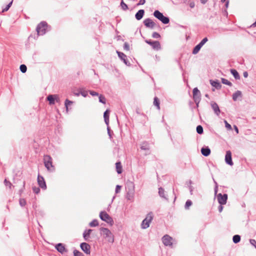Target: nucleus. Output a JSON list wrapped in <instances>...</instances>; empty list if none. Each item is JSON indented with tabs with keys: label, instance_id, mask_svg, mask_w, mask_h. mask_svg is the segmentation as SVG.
Returning a JSON list of instances; mask_svg holds the SVG:
<instances>
[{
	"label": "nucleus",
	"instance_id": "nucleus-60",
	"mask_svg": "<svg viewBox=\"0 0 256 256\" xmlns=\"http://www.w3.org/2000/svg\"><path fill=\"white\" fill-rule=\"evenodd\" d=\"M72 92L76 96H79L80 94V92H74V91H72Z\"/></svg>",
	"mask_w": 256,
	"mask_h": 256
},
{
	"label": "nucleus",
	"instance_id": "nucleus-44",
	"mask_svg": "<svg viewBox=\"0 0 256 256\" xmlns=\"http://www.w3.org/2000/svg\"><path fill=\"white\" fill-rule=\"evenodd\" d=\"M74 256H84V254L76 250H74Z\"/></svg>",
	"mask_w": 256,
	"mask_h": 256
},
{
	"label": "nucleus",
	"instance_id": "nucleus-49",
	"mask_svg": "<svg viewBox=\"0 0 256 256\" xmlns=\"http://www.w3.org/2000/svg\"><path fill=\"white\" fill-rule=\"evenodd\" d=\"M250 242L252 245L254 246L256 248V241L255 240L250 239Z\"/></svg>",
	"mask_w": 256,
	"mask_h": 256
},
{
	"label": "nucleus",
	"instance_id": "nucleus-59",
	"mask_svg": "<svg viewBox=\"0 0 256 256\" xmlns=\"http://www.w3.org/2000/svg\"><path fill=\"white\" fill-rule=\"evenodd\" d=\"M208 0H200V2L203 4H206Z\"/></svg>",
	"mask_w": 256,
	"mask_h": 256
},
{
	"label": "nucleus",
	"instance_id": "nucleus-56",
	"mask_svg": "<svg viewBox=\"0 0 256 256\" xmlns=\"http://www.w3.org/2000/svg\"><path fill=\"white\" fill-rule=\"evenodd\" d=\"M107 130H108V136H109L110 138H112V134H111V132H110V128L108 126Z\"/></svg>",
	"mask_w": 256,
	"mask_h": 256
},
{
	"label": "nucleus",
	"instance_id": "nucleus-13",
	"mask_svg": "<svg viewBox=\"0 0 256 256\" xmlns=\"http://www.w3.org/2000/svg\"><path fill=\"white\" fill-rule=\"evenodd\" d=\"M225 162L226 164L230 166H232L234 164L232 158V152L230 150H227L226 152L225 156Z\"/></svg>",
	"mask_w": 256,
	"mask_h": 256
},
{
	"label": "nucleus",
	"instance_id": "nucleus-16",
	"mask_svg": "<svg viewBox=\"0 0 256 256\" xmlns=\"http://www.w3.org/2000/svg\"><path fill=\"white\" fill-rule=\"evenodd\" d=\"M116 52L120 58L123 61L126 65L130 66V64L128 60H127L126 56L124 54L118 51H116Z\"/></svg>",
	"mask_w": 256,
	"mask_h": 256
},
{
	"label": "nucleus",
	"instance_id": "nucleus-46",
	"mask_svg": "<svg viewBox=\"0 0 256 256\" xmlns=\"http://www.w3.org/2000/svg\"><path fill=\"white\" fill-rule=\"evenodd\" d=\"M152 37L154 38H158L160 37V36L158 32H154L152 34Z\"/></svg>",
	"mask_w": 256,
	"mask_h": 256
},
{
	"label": "nucleus",
	"instance_id": "nucleus-57",
	"mask_svg": "<svg viewBox=\"0 0 256 256\" xmlns=\"http://www.w3.org/2000/svg\"><path fill=\"white\" fill-rule=\"evenodd\" d=\"M223 210V206L220 204V206H218V210L220 212H221Z\"/></svg>",
	"mask_w": 256,
	"mask_h": 256
},
{
	"label": "nucleus",
	"instance_id": "nucleus-9",
	"mask_svg": "<svg viewBox=\"0 0 256 256\" xmlns=\"http://www.w3.org/2000/svg\"><path fill=\"white\" fill-rule=\"evenodd\" d=\"M145 42L150 44L155 50H158L161 48L160 44L158 41H152L150 40H145Z\"/></svg>",
	"mask_w": 256,
	"mask_h": 256
},
{
	"label": "nucleus",
	"instance_id": "nucleus-1",
	"mask_svg": "<svg viewBox=\"0 0 256 256\" xmlns=\"http://www.w3.org/2000/svg\"><path fill=\"white\" fill-rule=\"evenodd\" d=\"M214 182L215 183V186L214 188V192L215 196H217V199L218 203L221 205L226 204L228 200V194H222L221 193L217 194L218 191V183L214 180Z\"/></svg>",
	"mask_w": 256,
	"mask_h": 256
},
{
	"label": "nucleus",
	"instance_id": "nucleus-45",
	"mask_svg": "<svg viewBox=\"0 0 256 256\" xmlns=\"http://www.w3.org/2000/svg\"><path fill=\"white\" fill-rule=\"evenodd\" d=\"M19 203H20V204L21 206H24L26 202V201L24 199H23V198H20V200H19Z\"/></svg>",
	"mask_w": 256,
	"mask_h": 256
},
{
	"label": "nucleus",
	"instance_id": "nucleus-55",
	"mask_svg": "<svg viewBox=\"0 0 256 256\" xmlns=\"http://www.w3.org/2000/svg\"><path fill=\"white\" fill-rule=\"evenodd\" d=\"M190 8H194L195 6V3L194 1H191L189 3Z\"/></svg>",
	"mask_w": 256,
	"mask_h": 256
},
{
	"label": "nucleus",
	"instance_id": "nucleus-34",
	"mask_svg": "<svg viewBox=\"0 0 256 256\" xmlns=\"http://www.w3.org/2000/svg\"><path fill=\"white\" fill-rule=\"evenodd\" d=\"M221 80H222V82L223 84L228 85L230 86H232V83L226 78H222Z\"/></svg>",
	"mask_w": 256,
	"mask_h": 256
},
{
	"label": "nucleus",
	"instance_id": "nucleus-22",
	"mask_svg": "<svg viewBox=\"0 0 256 256\" xmlns=\"http://www.w3.org/2000/svg\"><path fill=\"white\" fill-rule=\"evenodd\" d=\"M144 10H140L135 14V18L138 20H140L144 16Z\"/></svg>",
	"mask_w": 256,
	"mask_h": 256
},
{
	"label": "nucleus",
	"instance_id": "nucleus-11",
	"mask_svg": "<svg viewBox=\"0 0 256 256\" xmlns=\"http://www.w3.org/2000/svg\"><path fill=\"white\" fill-rule=\"evenodd\" d=\"M82 250L86 254H90V246L86 242H82L80 244Z\"/></svg>",
	"mask_w": 256,
	"mask_h": 256
},
{
	"label": "nucleus",
	"instance_id": "nucleus-64",
	"mask_svg": "<svg viewBox=\"0 0 256 256\" xmlns=\"http://www.w3.org/2000/svg\"><path fill=\"white\" fill-rule=\"evenodd\" d=\"M251 26V27H254V26H256V21L254 23H253V24L251 25V26Z\"/></svg>",
	"mask_w": 256,
	"mask_h": 256
},
{
	"label": "nucleus",
	"instance_id": "nucleus-32",
	"mask_svg": "<svg viewBox=\"0 0 256 256\" xmlns=\"http://www.w3.org/2000/svg\"><path fill=\"white\" fill-rule=\"evenodd\" d=\"M232 240L234 244H237L239 242L240 240V236L238 234H236L232 238Z\"/></svg>",
	"mask_w": 256,
	"mask_h": 256
},
{
	"label": "nucleus",
	"instance_id": "nucleus-61",
	"mask_svg": "<svg viewBox=\"0 0 256 256\" xmlns=\"http://www.w3.org/2000/svg\"><path fill=\"white\" fill-rule=\"evenodd\" d=\"M244 76V78H247L248 76V73L247 72H244L243 74Z\"/></svg>",
	"mask_w": 256,
	"mask_h": 256
},
{
	"label": "nucleus",
	"instance_id": "nucleus-28",
	"mask_svg": "<svg viewBox=\"0 0 256 256\" xmlns=\"http://www.w3.org/2000/svg\"><path fill=\"white\" fill-rule=\"evenodd\" d=\"M231 74L236 80L240 79V76L237 70L235 69H231L230 70Z\"/></svg>",
	"mask_w": 256,
	"mask_h": 256
},
{
	"label": "nucleus",
	"instance_id": "nucleus-43",
	"mask_svg": "<svg viewBox=\"0 0 256 256\" xmlns=\"http://www.w3.org/2000/svg\"><path fill=\"white\" fill-rule=\"evenodd\" d=\"M33 192L35 193L36 194H38L40 192V188L38 187H37L36 186H34L32 188Z\"/></svg>",
	"mask_w": 256,
	"mask_h": 256
},
{
	"label": "nucleus",
	"instance_id": "nucleus-8",
	"mask_svg": "<svg viewBox=\"0 0 256 256\" xmlns=\"http://www.w3.org/2000/svg\"><path fill=\"white\" fill-rule=\"evenodd\" d=\"M208 41L207 38H204L201 42L194 48L192 54H196L198 52L202 47Z\"/></svg>",
	"mask_w": 256,
	"mask_h": 256
},
{
	"label": "nucleus",
	"instance_id": "nucleus-5",
	"mask_svg": "<svg viewBox=\"0 0 256 256\" xmlns=\"http://www.w3.org/2000/svg\"><path fill=\"white\" fill-rule=\"evenodd\" d=\"M154 16L162 22L164 24H168L170 22V18L168 16H164L162 13L158 10H156L154 14Z\"/></svg>",
	"mask_w": 256,
	"mask_h": 256
},
{
	"label": "nucleus",
	"instance_id": "nucleus-24",
	"mask_svg": "<svg viewBox=\"0 0 256 256\" xmlns=\"http://www.w3.org/2000/svg\"><path fill=\"white\" fill-rule=\"evenodd\" d=\"M210 84H211V85L212 86L216 88L218 90L220 89L222 87V84L218 82V80H210Z\"/></svg>",
	"mask_w": 256,
	"mask_h": 256
},
{
	"label": "nucleus",
	"instance_id": "nucleus-30",
	"mask_svg": "<svg viewBox=\"0 0 256 256\" xmlns=\"http://www.w3.org/2000/svg\"><path fill=\"white\" fill-rule=\"evenodd\" d=\"M116 166L118 174H120L122 172V166L120 162H116Z\"/></svg>",
	"mask_w": 256,
	"mask_h": 256
},
{
	"label": "nucleus",
	"instance_id": "nucleus-7",
	"mask_svg": "<svg viewBox=\"0 0 256 256\" xmlns=\"http://www.w3.org/2000/svg\"><path fill=\"white\" fill-rule=\"evenodd\" d=\"M100 218L102 220L106 222L111 226L114 224V220L112 218L104 211H102L100 212Z\"/></svg>",
	"mask_w": 256,
	"mask_h": 256
},
{
	"label": "nucleus",
	"instance_id": "nucleus-50",
	"mask_svg": "<svg viewBox=\"0 0 256 256\" xmlns=\"http://www.w3.org/2000/svg\"><path fill=\"white\" fill-rule=\"evenodd\" d=\"M121 189V186L120 185H116V187L115 192L116 194L119 193Z\"/></svg>",
	"mask_w": 256,
	"mask_h": 256
},
{
	"label": "nucleus",
	"instance_id": "nucleus-23",
	"mask_svg": "<svg viewBox=\"0 0 256 256\" xmlns=\"http://www.w3.org/2000/svg\"><path fill=\"white\" fill-rule=\"evenodd\" d=\"M201 152L204 156H208L210 154V150L208 146L203 147L201 149Z\"/></svg>",
	"mask_w": 256,
	"mask_h": 256
},
{
	"label": "nucleus",
	"instance_id": "nucleus-3",
	"mask_svg": "<svg viewBox=\"0 0 256 256\" xmlns=\"http://www.w3.org/2000/svg\"><path fill=\"white\" fill-rule=\"evenodd\" d=\"M44 162L45 167L48 171L52 172L54 170V166L52 165V159L50 156H44Z\"/></svg>",
	"mask_w": 256,
	"mask_h": 256
},
{
	"label": "nucleus",
	"instance_id": "nucleus-51",
	"mask_svg": "<svg viewBox=\"0 0 256 256\" xmlns=\"http://www.w3.org/2000/svg\"><path fill=\"white\" fill-rule=\"evenodd\" d=\"M224 123H225V126H226V127L228 129V130H232V126H231V125L230 124H229L226 120H224Z\"/></svg>",
	"mask_w": 256,
	"mask_h": 256
},
{
	"label": "nucleus",
	"instance_id": "nucleus-25",
	"mask_svg": "<svg viewBox=\"0 0 256 256\" xmlns=\"http://www.w3.org/2000/svg\"><path fill=\"white\" fill-rule=\"evenodd\" d=\"M110 111L109 110H106L104 113V118L106 124L108 126L109 124V114Z\"/></svg>",
	"mask_w": 256,
	"mask_h": 256
},
{
	"label": "nucleus",
	"instance_id": "nucleus-42",
	"mask_svg": "<svg viewBox=\"0 0 256 256\" xmlns=\"http://www.w3.org/2000/svg\"><path fill=\"white\" fill-rule=\"evenodd\" d=\"M192 202L190 200H186V204H185V206H184V208L186 209H188L189 208V207L192 206Z\"/></svg>",
	"mask_w": 256,
	"mask_h": 256
},
{
	"label": "nucleus",
	"instance_id": "nucleus-52",
	"mask_svg": "<svg viewBox=\"0 0 256 256\" xmlns=\"http://www.w3.org/2000/svg\"><path fill=\"white\" fill-rule=\"evenodd\" d=\"M90 94L92 96H98V94L97 92H94V91H92V90H90Z\"/></svg>",
	"mask_w": 256,
	"mask_h": 256
},
{
	"label": "nucleus",
	"instance_id": "nucleus-20",
	"mask_svg": "<svg viewBox=\"0 0 256 256\" xmlns=\"http://www.w3.org/2000/svg\"><path fill=\"white\" fill-rule=\"evenodd\" d=\"M130 184H131V186H132V192H127V194H126V198L128 200L133 201L134 200V184L133 183H131Z\"/></svg>",
	"mask_w": 256,
	"mask_h": 256
},
{
	"label": "nucleus",
	"instance_id": "nucleus-31",
	"mask_svg": "<svg viewBox=\"0 0 256 256\" xmlns=\"http://www.w3.org/2000/svg\"><path fill=\"white\" fill-rule=\"evenodd\" d=\"M154 104L156 106V108H158V110H160V100L158 98H157L156 96L154 97Z\"/></svg>",
	"mask_w": 256,
	"mask_h": 256
},
{
	"label": "nucleus",
	"instance_id": "nucleus-58",
	"mask_svg": "<svg viewBox=\"0 0 256 256\" xmlns=\"http://www.w3.org/2000/svg\"><path fill=\"white\" fill-rule=\"evenodd\" d=\"M194 102L196 103V108H197L198 110V108L199 106V104H200V100H195Z\"/></svg>",
	"mask_w": 256,
	"mask_h": 256
},
{
	"label": "nucleus",
	"instance_id": "nucleus-54",
	"mask_svg": "<svg viewBox=\"0 0 256 256\" xmlns=\"http://www.w3.org/2000/svg\"><path fill=\"white\" fill-rule=\"evenodd\" d=\"M146 2L145 0H140L138 3L136 4V6L144 4Z\"/></svg>",
	"mask_w": 256,
	"mask_h": 256
},
{
	"label": "nucleus",
	"instance_id": "nucleus-38",
	"mask_svg": "<svg viewBox=\"0 0 256 256\" xmlns=\"http://www.w3.org/2000/svg\"><path fill=\"white\" fill-rule=\"evenodd\" d=\"M120 6L124 10H126L128 8V5L124 2L123 0L120 2Z\"/></svg>",
	"mask_w": 256,
	"mask_h": 256
},
{
	"label": "nucleus",
	"instance_id": "nucleus-29",
	"mask_svg": "<svg viewBox=\"0 0 256 256\" xmlns=\"http://www.w3.org/2000/svg\"><path fill=\"white\" fill-rule=\"evenodd\" d=\"M238 97H242V92L240 90H237L232 94V100L236 101Z\"/></svg>",
	"mask_w": 256,
	"mask_h": 256
},
{
	"label": "nucleus",
	"instance_id": "nucleus-37",
	"mask_svg": "<svg viewBox=\"0 0 256 256\" xmlns=\"http://www.w3.org/2000/svg\"><path fill=\"white\" fill-rule=\"evenodd\" d=\"M73 102L72 101H71L68 99H66L65 102H64V106L66 108V110L68 111V106H70V104H73Z\"/></svg>",
	"mask_w": 256,
	"mask_h": 256
},
{
	"label": "nucleus",
	"instance_id": "nucleus-63",
	"mask_svg": "<svg viewBox=\"0 0 256 256\" xmlns=\"http://www.w3.org/2000/svg\"><path fill=\"white\" fill-rule=\"evenodd\" d=\"M234 129H235V130L236 132V133H238V129L237 128V126H234Z\"/></svg>",
	"mask_w": 256,
	"mask_h": 256
},
{
	"label": "nucleus",
	"instance_id": "nucleus-26",
	"mask_svg": "<svg viewBox=\"0 0 256 256\" xmlns=\"http://www.w3.org/2000/svg\"><path fill=\"white\" fill-rule=\"evenodd\" d=\"M92 230L91 229L86 230H84V232L83 233V238L85 240H86V241L88 240V238H89L90 234L91 232H92Z\"/></svg>",
	"mask_w": 256,
	"mask_h": 256
},
{
	"label": "nucleus",
	"instance_id": "nucleus-41",
	"mask_svg": "<svg viewBox=\"0 0 256 256\" xmlns=\"http://www.w3.org/2000/svg\"><path fill=\"white\" fill-rule=\"evenodd\" d=\"M99 102L102 104H105L106 102V99L104 96L102 95H100L99 96Z\"/></svg>",
	"mask_w": 256,
	"mask_h": 256
},
{
	"label": "nucleus",
	"instance_id": "nucleus-48",
	"mask_svg": "<svg viewBox=\"0 0 256 256\" xmlns=\"http://www.w3.org/2000/svg\"><path fill=\"white\" fill-rule=\"evenodd\" d=\"M25 185H26V182H25V180H24L22 182V188L19 190V192L20 194H21L22 192H23L24 190L25 189Z\"/></svg>",
	"mask_w": 256,
	"mask_h": 256
},
{
	"label": "nucleus",
	"instance_id": "nucleus-53",
	"mask_svg": "<svg viewBox=\"0 0 256 256\" xmlns=\"http://www.w3.org/2000/svg\"><path fill=\"white\" fill-rule=\"evenodd\" d=\"M80 94L84 97H86L88 96L87 91H82L80 92Z\"/></svg>",
	"mask_w": 256,
	"mask_h": 256
},
{
	"label": "nucleus",
	"instance_id": "nucleus-4",
	"mask_svg": "<svg viewBox=\"0 0 256 256\" xmlns=\"http://www.w3.org/2000/svg\"><path fill=\"white\" fill-rule=\"evenodd\" d=\"M48 25L46 22H40L36 26V30L37 32V38L40 35H44L46 33Z\"/></svg>",
	"mask_w": 256,
	"mask_h": 256
},
{
	"label": "nucleus",
	"instance_id": "nucleus-6",
	"mask_svg": "<svg viewBox=\"0 0 256 256\" xmlns=\"http://www.w3.org/2000/svg\"><path fill=\"white\" fill-rule=\"evenodd\" d=\"M153 214L152 212L148 213L146 218L142 220L141 227L143 229H146L150 226V224L153 219Z\"/></svg>",
	"mask_w": 256,
	"mask_h": 256
},
{
	"label": "nucleus",
	"instance_id": "nucleus-10",
	"mask_svg": "<svg viewBox=\"0 0 256 256\" xmlns=\"http://www.w3.org/2000/svg\"><path fill=\"white\" fill-rule=\"evenodd\" d=\"M38 183L40 188L42 190H46V185L44 177L40 174L38 176Z\"/></svg>",
	"mask_w": 256,
	"mask_h": 256
},
{
	"label": "nucleus",
	"instance_id": "nucleus-21",
	"mask_svg": "<svg viewBox=\"0 0 256 256\" xmlns=\"http://www.w3.org/2000/svg\"><path fill=\"white\" fill-rule=\"evenodd\" d=\"M140 148L142 150L149 151L150 150V144L148 142H143L140 144Z\"/></svg>",
	"mask_w": 256,
	"mask_h": 256
},
{
	"label": "nucleus",
	"instance_id": "nucleus-47",
	"mask_svg": "<svg viewBox=\"0 0 256 256\" xmlns=\"http://www.w3.org/2000/svg\"><path fill=\"white\" fill-rule=\"evenodd\" d=\"M124 49L126 50H130V46H129V44L127 42H124Z\"/></svg>",
	"mask_w": 256,
	"mask_h": 256
},
{
	"label": "nucleus",
	"instance_id": "nucleus-35",
	"mask_svg": "<svg viewBox=\"0 0 256 256\" xmlns=\"http://www.w3.org/2000/svg\"><path fill=\"white\" fill-rule=\"evenodd\" d=\"M196 132L198 134H202L204 132L203 128L202 126L198 125L196 126Z\"/></svg>",
	"mask_w": 256,
	"mask_h": 256
},
{
	"label": "nucleus",
	"instance_id": "nucleus-27",
	"mask_svg": "<svg viewBox=\"0 0 256 256\" xmlns=\"http://www.w3.org/2000/svg\"><path fill=\"white\" fill-rule=\"evenodd\" d=\"M164 190L162 188V187H160L158 188V194L159 196L164 198V200H168V198L164 195Z\"/></svg>",
	"mask_w": 256,
	"mask_h": 256
},
{
	"label": "nucleus",
	"instance_id": "nucleus-17",
	"mask_svg": "<svg viewBox=\"0 0 256 256\" xmlns=\"http://www.w3.org/2000/svg\"><path fill=\"white\" fill-rule=\"evenodd\" d=\"M47 100L49 102V104L50 105L54 104H55V101L56 100L58 102V95L56 94H50L46 97Z\"/></svg>",
	"mask_w": 256,
	"mask_h": 256
},
{
	"label": "nucleus",
	"instance_id": "nucleus-40",
	"mask_svg": "<svg viewBox=\"0 0 256 256\" xmlns=\"http://www.w3.org/2000/svg\"><path fill=\"white\" fill-rule=\"evenodd\" d=\"M12 2L13 0H12L8 4L6 5L5 8L2 9V12H6L9 10V8H10L12 4Z\"/></svg>",
	"mask_w": 256,
	"mask_h": 256
},
{
	"label": "nucleus",
	"instance_id": "nucleus-12",
	"mask_svg": "<svg viewBox=\"0 0 256 256\" xmlns=\"http://www.w3.org/2000/svg\"><path fill=\"white\" fill-rule=\"evenodd\" d=\"M143 23L146 28H150L151 29H153L156 25V23L150 18L145 19L144 20Z\"/></svg>",
	"mask_w": 256,
	"mask_h": 256
},
{
	"label": "nucleus",
	"instance_id": "nucleus-18",
	"mask_svg": "<svg viewBox=\"0 0 256 256\" xmlns=\"http://www.w3.org/2000/svg\"><path fill=\"white\" fill-rule=\"evenodd\" d=\"M56 249L60 253L64 254L67 252L68 250L66 248L64 245L62 243H58L55 246Z\"/></svg>",
	"mask_w": 256,
	"mask_h": 256
},
{
	"label": "nucleus",
	"instance_id": "nucleus-62",
	"mask_svg": "<svg viewBox=\"0 0 256 256\" xmlns=\"http://www.w3.org/2000/svg\"><path fill=\"white\" fill-rule=\"evenodd\" d=\"M225 2V6H226V8H228V6L229 1L227 0V1L225 2Z\"/></svg>",
	"mask_w": 256,
	"mask_h": 256
},
{
	"label": "nucleus",
	"instance_id": "nucleus-15",
	"mask_svg": "<svg viewBox=\"0 0 256 256\" xmlns=\"http://www.w3.org/2000/svg\"><path fill=\"white\" fill-rule=\"evenodd\" d=\"M193 92V100H201V94L200 91L197 88H194L192 90Z\"/></svg>",
	"mask_w": 256,
	"mask_h": 256
},
{
	"label": "nucleus",
	"instance_id": "nucleus-2",
	"mask_svg": "<svg viewBox=\"0 0 256 256\" xmlns=\"http://www.w3.org/2000/svg\"><path fill=\"white\" fill-rule=\"evenodd\" d=\"M100 234L103 235L105 238L107 239V240L109 242L112 243L114 242V235L112 232L108 228H101L100 229Z\"/></svg>",
	"mask_w": 256,
	"mask_h": 256
},
{
	"label": "nucleus",
	"instance_id": "nucleus-33",
	"mask_svg": "<svg viewBox=\"0 0 256 256\" xmlns=\"http://www.w3.org/2000/svg\"><path fill=\"white\" fill-rule=\"evenodd\" d=\"M98 224H99L98 220L96 219H94L92 220L90 222L89 226L90 227H96L98 226Z\"/></svg>",
	"mask_w": 256,
	"mask_h": 256
},
{
	"label": "nucleus",
	"instance_id": "nucleus-19",
	"mask_svg": "<svg viewBox=\"0 0 256 256\" xmlns=\"http://www.w3.org/2000/svg\"><path fill=\"white\" fill-rule=\"evenodd\" d=\"M210 105L214 114L218 116H219L220 112V110L218 104L216 102H211Z\"/></svg>",
	"mask_w": 256,
	"mask_h": 256
},
{
	"label": "nucleus",
	"instance_id": "nucleus-14",
	"mask_svg": "<svg viewBox=\"0 0 256 256\" xmlns=\"http://www.w3.org/2000/svg\"><path fill=\"white\" fill-rule=\"evenodd\" d=\"M172 238L168 234L164 235L162 238V240L164 244L166 246H170L172 245Z\"/></svg>",
	"mask_w": 256,
	"mask_h": 256
},
{
	"label": "nucleus",
	"instance_id": "nucleus-39",
	"mask_svg": "<svg viewBox=\"0 0 256 256\" xmlns=\"http://www.w3.org/2000/svg\"><path fill=\"white\" fill-rule=\"evenodd\" d=\"M20 69L22 72L24 73L26 72L27 67L25 64H22L20 66Z\"/></svg>",
	"mask_w": 256,
	"mask_h": 256
},
{
	"label": "nucleus",
	"instance_id": "nucleus-36",
	"mask_svg": "<svg viewBox=\"0 0 256 256\" xmlns=\"http://www.w3.org/2000/svg\"><path fill=\"white\" fill-rule=\"evenodd\" d=\"M4 183L6 186H8V188L10 190L12 189V186L13 187L14 186H12V183L10 181L8 180L6 178L4 180Z\"/></svg>",
	"mask_w": 256,
	"mask_h": 256
}]
</instances>
